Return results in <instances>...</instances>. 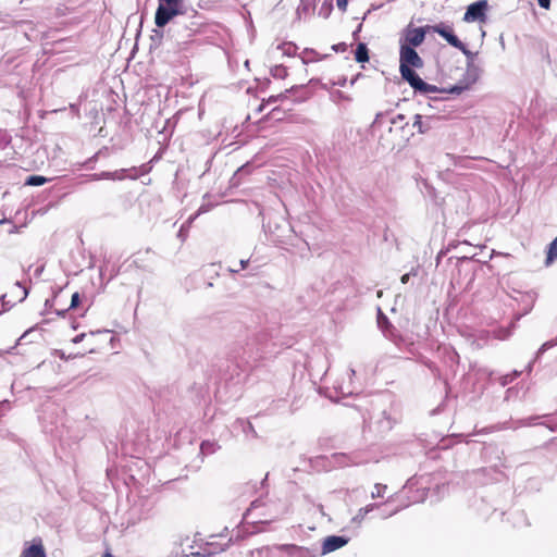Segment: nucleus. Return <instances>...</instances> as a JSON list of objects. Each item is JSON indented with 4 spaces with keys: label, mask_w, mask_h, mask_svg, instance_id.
Segmentation results:
<instances>
[{
    "label": "nucleus",
    "mask_w": 557,
    "mask_h": 557,
    "mask_svg": "<svg viewBox=\"0 0 557 557\" xmlns=\"http://www.w3.org/2000/svg\"><path fill=\"white\" fill-rule=\"evenodd\" d=\"M67 310H69V309H64V310H57L55 312H57V314H59V315H64V314H65V312H66Z\"/></svg>",
    "instance_id": "nucleus-59"
},
{
    "label": "nucleus",
    "mask_w": 557,
    "mask_h": 557,
    "mask_svg": "<svg viewBox=\"0 0 557 557\" xmlns=\"http://www.w3.org/2000/svg\"><path fill=\"white\" fill-rule=\"evenodd\" d=\"M412 274H413V273H411V272H410V273H406V274H404V275L400 277L401 283H403V284H407V283L409 282V278H410V276H411Z\"/></svg>",
    "instance_id": "nucleus-51"
},
{
    "label": "nucleus",
    "mask_w": 557,
    "mask_h": 557,
    "mask_svg": "<svg viewBox=\"0 0 557 557\" xmlns=\"http://www.w3.org/2000/svg\"><path fill=\"white\" fill-rule=\"evenodd\" d=\"M300 88H301L300 86H293L289 89H286L284 92H281V94L275 95V96H270L268 98L267 102L268 103H274V102H276L278 100L286 99L288 94H293V92H295L296 90H298Z\"/></svg>",
    "instance_id": "nucleus-22"
},
{
    "label": "nucleus",
    "mask_w": 557,
    "mask_h": 557,
    "mask_svg": "<svg viewBox=\"0 0 557 557\" xmlns=\"http://www.w3.org/2000/svg\"><path fill=\"white\" fill-rule=\"evenodd\" d=\"M202 24V22H193V26H195L193 30L197 32Z\"/></svg>",
    "instance_id": "nucleus-55"
},
{
    "label": "nucleus",
    "mask_w": 557,
    "mask_h": 557,
    "mask_svg": "<svg viewBox=\"0 0 557 557\" xmlns=\"http://www.w3.org/2000/svg\"><path fill=\"white\" fill-rule=\"evenodd\" d=\"M267 341L268 335L261 333L252 342L247 343V347L243 349L242 355L235 356L236 364L242 371L252 368L258 360L267 357L270 352Z\"/></svg>",
    "instance_id": "nucleus-3"
},
{
    "label": "nucleus",
    "mask_w": 557,
    "mask_h": 557,
    "mask_svg": "<svg viewBox=\"0 0 557 557\" xmlns=\"http://www.w3.org/2000/svg\"><path fill=\"white\" fill-rule=\"evenodd\" d=\"M225 536L226 535H224L223 533L211 535L209 537V541H207L203 545L199 546L198 550L191 552L190 555L194 557H210L226 550L232 543V539L230 537L223 542L218 541L219 539H224Z\"/></svg>",
    "instance_id": "nucleus-7"
},
{
    "label": "nucleus",
    "mask_w": 557,
    "mask_h": 557,
    "mask_svg": "<svg viewBox=\"0 0 557 557\" xmlns=\"http://www.w3.org/2000/svg\"><path fill=\"white\" fill-rule=\"evenodd\" d=\"M44 269H45V267H44V265L37 267V268L35 269L34 275H35V276H37V277H38V276H40V275H41V273H42V271H44Z\"/></svg>",
    "instance_id": "nucleus-53"
},
{
    "label": "nucleus",
    "mask_w": 557,
    "mask_h": 557,
    "mask_svg": "<svg viewBox=\"0 0 557 557\" xmlns=\"http://www.w3.org/2000/svg\"><path fill=\"white\" fill-rule=\"evenodd\" d=\"M349 542V539L342 535H330L324 539L321 548V555L330 554L336 549L344 547Z\"/></svg>",
    "instance_id": "nucleus-11"
},
{
    "label": "nucleus",
    "mask_w": 557,
    "mask_h": 557,
    "mask_svg": "<svg viewBox=\"0 0 557 557\" xmlns=\"http://www.w3.org/2000/svg\"><path fill=\"white\" fill-rule=\"evenodd\" d=\"M518 394V391H516L513 387H509L507 391H506V394H505V400H509L511 399L513 396H516Z\"/></svg>",
    "instance_id": "nucleus-42"
},
{
    "label": "nucleus",
    "mask_w": 557,
    "mask_h": 557,
    "mask_svg": "<svg viewBox=\"0 0 557 557\" xmlns=\"http://www.w3.org/2000/svg\"><path fill=\"white\" fill-rule=\"evenodd\" d=\"M469 88V85L466 83L463 85L461 84H458V85H455L453 86L450 89H449V92L450 94H456V95H460L463 90L468 89Z\"/></svg>",
    "instance_id": "nucleus-32"
},
{
    "label": "nucleus",
    "mask_w": 557,
    "mask_h": 557,
    "mask_svg": "<svg viewBox=\"0 0 557 557\" xmlns=\"http://www.w3.org/2000/svg\"><path fill=\"white\" fill-rule=\"evenodd\" d=\"M456 49L460 50L465 54L467 62H474L476 53L469 50L463 42H461V46L457 47Z\"/></svg>",
    "instance_id": "nucleus-30"
},
{
    "label": "nucleus",
    "mask_w": 557,
    "mask_h": 557,
    "mask_svg": "<svg viewBox=\"0 0 557 557\" xmlns=\"http://www.w3.org/2000/svg\"><path fill=\"white\" fill-rule=\"evenodd\" d=\"M28 25H32V23L30 22L29 23L28 22H23V21L17 22V26L18 27H24V26H28Z\"/></svg>",
    "instance_id": "nucleus-56"
},
{
    "label": "nucleus",
    "mask_w": 557,
    "mask_h": 557,
    "mask_svg": "<svg viewBox=\"0 0 557 557\" xmlns=\"http://www.w3.org/2000/svg\"><path fill=\"white\" fill-rule=\"evenodd\" d=\"M309 10V4L305 3V0H301L300 5L297 9V14L300 15L301 12L307 13Z\"/></svg>",
    "instance_id": "nucleus-43"
},
{
    "label": "nucleus",
    "mask_w": 557,
    "mask_h": 557,
    "mask_svg": "<svg viewBox=\"0 0 557 557\" xmlns=\"http://www.w3.org/2000/svg\"><path fill=\"white\" fill-rule=\"evenodd\" d=\"M546 417H548V414L531 416V417L523 418V419L505 421V422H500V423H497V424H494V425H491L487 428H483L481 430H475L473 434L479 435V434H488V433L504 431V430H518L521 428H527V426H532V425H537V424L547 425L550 431H554L555 429L553 426L545 424L544 422H540V419L546 418Z\"/></svg>",
    "instance_id": "nucleus-6"
},
{
    "label": "nucleus",
    "mask_w": 557,
    "mask_h": 557,
    "mask_svg": "<svg viewBox=\"0 0 557 557\" xmlns=\"http://www.w3.org/2000/svg\"><path fill=\"white\" fill-rule=\"evenodd\" d=\"M377 326L382 330L385 337L393 338L395 329L380 308L377 309Z\"/></svg>",
    "instance_id": "nucleus-14"
},
{
    "label": "nucleus",
    "mask_w": 557,
    "mask_h": 557,
    "mask_svg": "<svg viewBox=\"0 0 557 557\" xmlns=\"http://www.w3.org/2000/svg\"><path fill=\"white\" fill-rule=\"evenodd\" d=\"M49 181H50V178H47V177L41 176V175H29L26 178V181H25V185H27V186H41V185L46 184Z\"/></svg>",
    "instance_id": "nucleus-21"
},
{
    "label": "nucleus",
    "mask_w": 557,
    "mask_h": 557,
    "mask_svg": "<svg viewBox=\"0 0 557 557\" xmlns=\"http://www.w3.org/2000/svg\"><path fill=\"white\" fill-rule=\"evenodd\" d=\"M493 471H495L493 468H481V469H479L475 472V474H478V475H485V474L491 473Z\"/></svg>",
    "instance_id": "nucleus-45"
},
{
    "label": "nucleus",
    "mask_w": 557,
    "mask_h": 557,
    "mask_svg": "<svg viewBox=\"0 0 557 557\" xmlns=\"http://www.w3.org/2000/svg\"><path fill=\"white\" fill-rule=\"evenodd\" d=\"M407 505H404V506H398V507H395L394 509H391V510H384L382 512V518L386 519L388 517H392L394 515H396L397 512H399L403 508H405Z\"/></svg>",
    "instance_id": "nucleus-33"
},
{
    "label": "nucleus",
    "mask_w": 557,
    "mask_h": 557,
    "mask_svg": "<svg viewBox=\"0 0 557 557\" xmlns=\"http://www.w3.org/2000/svg\"><path fill=\"white\" fill-rule=\"evenodd\" d=\"M45 307L46 308H51L52 307V300L47 299L46 302H45Z\"/></svg>",
    "instance_id": "nucleus-57"
},
{
    "label": "nucleus",
    "mask_w": 557,
    "mask_h": 557,
    "mask_svg": "<svg viewBox=\"0 0 557 557\" xmlns=\"http://www.w3.org/2000/svg\"><path fill=\"white\" fill-rule=\"evenodd\" d=\"M519 517L523 520V524L528 525V522L525 521L524 515L522 512L519 513Z\"/></svg>",
    "instance_id": "nucleus-60"
},
{
    "label": "nucleus",
    "mask_w": 557,
    "mask_h": 557,
    "mask_svg": "<svg viewBox=\"0 0 557 557\" xmlns=\"http://www.w3.org/2000/svg\"><path fill=\"white\" fill-rule=\"evenodd\" d=\"M539 5L543 9H549L550 7V0H537Z\"/></svg>",
    "instance_id": "nucleus-47"
},
{
    "label": "nucleus",
    "mask_w": 557,
    "mask_h": 557,
    "mask_svg": "<svg viewBox=\"0 0 557 557\" xmlns=\"http://www.w3.org/2000/svg\"><path fill=\"white\" fill-rule=\"evenodd\" d=\"M188 226L186 224H182L180 231H178V234L177 236L182 239V240H185L186 236H187V231H188Z\"/></svg>",
    "instance_id": "nucleus-38"
},
{
    "label": "nucleus",
    "mask_w": 557,
    "mask_h": 557,
    "mask_svg": "<svg viewBox=\"0 0 557 557\" xmlns=\"http://www.w3.org/2000/svg\"><path fill=\"white\" fill-rule=\"evenodd\" d=\"M22 557H47L45 548L39 541L38 544L33 543L30 546L25 548L22 553Z\"/></svg>",
    "instance_id": "nucleus-17"
},
{
    "label": "nucleus",
    "mask_w": 557,
    "mask_h": 557,
    "mask_svg": "<svg viewBox=\"0 0 557 557\" xmlns=\"http://www.w3.org/2000/svg\"><path fill=\"white\" fill-rule=\"evenodd\" d=\"M440 120H441L440 117H435V116H431V115L423 116L421 114H416L414 121H413V127L417 128L419 134H426L436 126V124Z\"/></svg>",
    "instance_id": "nucleus-13"
},
{
    "label": "nucleus",
    "mask_w": 557,
    "mask_h": 557,
    "mask_svg": "<svg viewBox=\"0 0 557 557\" xmlns=\"http://www.w3.org/2000/svg\"><path fill=\"white\" fill-rule=\"evenodd\" d=\"M240 423L243 425V432L245 433L247 438H257L258 437V434H257L253 425L251 424V422L240 421Z\"/></svg>",
    "instance_id": "nucleus-26"
},
{
    "label": "nucleus",
    "mask_w": 557,
    "mask_h": 557,
    "mask_svg": "<svg viewBox=\"0 0 557 557\" xmlns=\"http://www.w3.org/2000/svg\"><path fill=\"white\" fill-rule=\"evenodd\" d=\"M220 449V445L215 441H203L200 444V454L203 456L212 455Z\"/></svg>",
    "instance_id": "nucleus-19"
},
{
    "label": "nucleus",
    "mask_w": 557,
    "mask_h": 557,
    "mask_svg": "<svg viewBox=\"0 0 557 557\" xmlns=\"http://www.w3.org/2000/svg\"><path fill=\"white\" fill-rule=\"evenodd\" d=\"M28 335V332H25L20 338H18V343H21L22 341H24Z\"/></svg>",
    "instance_id": "nucleus-58"
},
{
    "label": "nucleus",
    "mask_w": 557,
    "mask_h": 557,
    "mask_svg": "<svg viewBox=\"0 0 557 557\" xmlns=\"http://www.w3.org/2000/svg\"><path fill=\"white\" fill-rule=\"evenodd\" d=\"M330 98L336 104H339L342 101H347V102L351 101V98L348 95H346L343 91H341V90L332 91L330 94Z\"/></svg>",
    "instance_id": "nucleus-24"
},
{
    "label": "nucleus",
    "mask_w": 557,
    "mask_h": 557,
    "mask_svg": "<svg viewBox=\"0 0 557 557\" xmlns=\"http://www.w3.org/2000/svg\"><path fill=\"white\" fill-rule=\"evenodd\" d=\"M480 77V67L474 62H467L465 79L470 86L474 84Z\"/></svg>",
    "instance_id": "nucleus-16"
},
{
    "label": "nucleus",
    "mask_w": 557,
    "mask_h": 557,
    "mask_svg": "<svg viewBox=\"0 0 557 557\" xmlns=\"http://www.w3.org/2000/svg\"><path fill=\"white\" fill-rule=\"evenodd\" d=\"M487 0H479L468 5L463 15L466 22H483L486 20Z\"/></svg>",
    "instance_id": "nucleus-10"
},
{
    "label": "nucleus",
    "mask_w": 557,
    "mask_h": 557,
    "mask_svg": "<svg viewBox=\"0 0 557 557\" xmlns=\"http://www.w3.org/2000/svg\"><path fill=\"white\" fill-rule=\"evenodd\" d=\"M349 372H350V374H351V375H355V374H356V371H355V369H354V368H350V369H349Z\"/></svg>",
    "instance_id": "nucleus-64"
},
{
    "label": "nucleus",
    "mask_w": 557,
    "mask_h": 557,
    "mask_svg": "<svg viewBox=\"0 0 557 557\" xmlns=\"http://www.w3.org/2000/svg\"><path fill=\"white\" fill-rule=\"evenodd\" d=\"M430 29L431 26L412 27L411 24H409L403 30L401 37L399 39V47L409 46L411 48H416L420 46L425 39L426 32Z\"/></svg>",
    "instance_id": "nucleus-8"
},
{
    "label": "nucleus",
    "mask_w": 557,
    "mask_h": 557,
    "mask_svg": "<svg viewBox=\"0 0 557 557\" xmlns=\"http://www.w3.org/2000/svg\"><path fill=\"white\" fill-rule=\"evenodd\" d=\"M339 458L342 459L341 460L342 466H350V465L359 463V461L350 460V458H348L346 455H342V456H339Z\"/></svg>",
    "instance_id": "nucleus-37"
},
{
    "label": "nucleus",
    "mask_w": 557,
    "mask_h": 557,
    "mask_svg": "<svg viewBox=\"0 0 557 557\" xmlns=\"http://www.w3.org/2000/svg\"><path fill=\"white\" fill-rule=\"evenodd\" d=\"M556 345H557V337L542 344V346L537 349L534 358L528 363L525 370L528 372H531L533 364L541 358V356L548 349L555 347Z\"/></svg>",
    "instance_id": "nucleus-15"
},
{
    "label": "nucleus",
    "mask_w": 557,
    "mask_h": 557,
    "mask_svg": "<svg viewBox=\"0 0 557 557\" xmlns=\"http://www.w3.org/2000/svg\"><path fill=\"white\" fill-rule=\"evenodd\" d=\"M248 263H249V259H243V260H240V262H239V269H232V268H230V269H228V271H230L231 273H233V274L238 273L240 270L246 269V268H247V265H248Z\"/></svg>",
    "instance_id": "nucleus-34"
},
{
    "label": "nucleus",
    "mask_w": 557,
    "mask_h": 557,
    "mask_svg": "<svg viewBox=\"0 0 557 557\" xmlns=\"http://www.w3.org/2000/svg\"><path fill=\"white\" fill-rule=\"evenodd\" d=\"M209 210H210V206H208V205H201V206L199 207V209L197 210L196 215H200V214H202V213H206V212H208Z\"/></svg>",
    "instance_id": "nucleus-46"
},
{
    "label": "nucleus",
    "mask_w": 557,
    "mask_h": 557,
    "mask_svg": "<svg viewBox=\"0 0 557 557\" xmlns=\"http://www.w3.org/2000/svg\"><path fill=\"white\" fill-rule=\"evenodd\" d=\"M199 215H196V213H194L193 215H190L187 221L184 223L186 224L188 227H190L191 223L198 218Z\"/></svg>",
    "instance_id": "nucleus-50"
},
{
    "label": "nucleus",
    "mask_w": 557,
    "mask_h": 557,
    "mask_svg": "<svg viewBox=\"0 0 557 557\" xmlns=\"http://www.w3.org/2000/svg\"><path fill=\"white\" fill-rule=\"evenodd\" d=\"M100 153L101 151L96 152L92 157L87 159L83 165L87 169H94V163L98 160Z\"/></svg>",
    "instance_id": "nucleus-31"
},
{
    "label": "nucleus",
    "mask_w": 557,
    "mask_h": 557,
    "mask_svg": "<svg viewBox=\"0 0 557 557\" xmlns=\"http://www.w3.org/2000/svg\"><path fill=\"white\" fill-rule=\"evenodd\" d=\"M347 49V45L345 42H339L332 46V50L335 52H344Z\"/></svg>",
    "instance_id": "nucleus-39"
},
{
    "label": "nucleus",
    "mask_w": 557,
    "mask_h": 557,
    "mask_svg": "<svg viewBox=\"0 0 557 557\" xmlns=\"http://www.w3.org/2000/svg\"><path fill=\"white\" fill-rule=\"evenodd\" d=\"M557 259V237L549 244L545 263L548 265Z\"/></svg>",
    "instance_id": "nucleus-23"
},
{
    "label": "nucleus",
    "mask_w": 557,
    "mask_h": 557,
    "mask_svg": "<svg viewBox=\"0 0 557 557\" xmlns=\"http://www.w3.org/2000/svg\"><path fill=\"white\" fill-rule=\"evenodd\" d=\"M15 285H16L17 287H20V288H22V289H23V296H22L21 300H24V299L27 297V295H28V289H27V288H25V287L21 284V282H16V283H15Z\"/></svg>",
    "instance_id": "nucleus-48"
},
{
    "label": "nucleus",
    "mask_w": 557,
    "mask_h": 557,
    "mask_svg": "<svg viewBox=\"0 0 557 557\" xmlns=\"http://www.w3.org/2000/svg\"><path fill=\"white\" fill-rule=\"evenodd\" d=\"M431 30L438 34L441 37H443L454 48L461 46L462 41L455 35L451 26L441 23V24L431 26Z\"/></svg>",
    "instance_id": "nucleus-12"
},
{
    "label": "nucleus",
    "mask_w": 557,
    "mask_h": 557,
    "mask_svg": "<svg viewBox=\"0 0 557 557\" xmlns=\"http://www.w3.org/2000/svg\"><path fill=\"white\" fill-rule=\"evenodd\" d=\"M159 3H164L166 5H172L175 8H182V0H159Z\"/></svg>",
    "instance_id": "nucleus-36"
},
{
    "label": "nucleus",
    "mask_w": 557,
    "mask_h": 557,
    "mask_svg": "<svg viewBox=\"0 0 557 557\" xmlns=\"http://www.w3.org/2000/svg\"><path fill=\"white\" fill-rule=\"evenodd\" d=\"M271 75L277 79H284L287 76V69L284 65H275L271 69Z\"/></svg>",
    "instance_id": "nucleus-28"
},
{
    "label": "nucleus",
    "mask_w": 557,
    "mask_h": 557,
    "mask_svg": "<svg viewBox=\"0 0 557 557\" xmlns=\"http://www.w3.org/2000/svg\"><path fill=\"white\" fill-rule=\"evenodd\" d=\"M355 59L359 63H363L369 61V49L366 44L359 42L356 51H355Z\"/></svg>",
    "instance_id": "nucleus-20"
},
{
    "label": "nucleus",
    "mask_w": 557,
    "mask_h": 557,
    "mask_svg": "<svg viewBox=\"0 0 557 557\" xmlns=\"http://www.w3.org/2000/svg\"><path fill=\"white\" fill-rule=\"evenodd\" d=\"M24 35L26 36V38H27L28 40H35V39H37V35H35V34H33V33H32V34H29V33H27V32L25 30V32H24Z\"/></svg>",
    "instance_id": "nucleus-54"
},
{
    "label": "nucleus",
    "mask_w": 557,
    "mask_h": 557,
    "mask_svg": "<svg viewBox=\"0 0 557 557\" xmlns=\"http://www.w3.org/2000/svg\"><path fill=\"white\" fill-rule=\"evenodd\" d=\"M380 505L376 504V503H373V504H369L362 508H360L357 512V515L351 519V522H355V523H360L364 518L366 516L373 511L374 509L379 508Z\"/></svg>",
    "instance_id": "nucleus-18"
},
{
    "label": "nucleus",
    "mask_w": 557,
    "mask_h": 557,
    "mask_svg": "<svg viewBox=\"0 0 557 557\" xmlns=\"http://www.w3.org/2000/svg\"><path fill=\"white\" fill-rule=\"evenodd\" d=\"M284 55L292 57L296 54L297 46L293 42H283L277 47Z\"/></svg>",
    "instance_id": "nucleus-25"
},
{
    "label": "nucleus",
    "mask_w": 557,
    "mask_h": 557,
    "mask_svg": "<svg viewBox=\"0 0 557 557\" xmlns=\"http://www.w3.org/2000/svg\"><path fill=\"white\" fill-rule=\"evenodd\" d=\"M399 420L397 408L389 404L387 408H382L370 417V428L380 434L389 432Z\"/></svg>",
    "instance_id": "nucleus-5"
},
{
    "label": "nucleus",
    "mask_w": 557,
    "mask_h": 557,
    "mask_svg": "<svg viewBox=\"0 0 557 557\" xmlns=\"http://www.w3.org/2000/svg\"><path fill=\"white\" fill-rule=\"evenodd\" d=\"M152 166L150 162L144 163L139 166H132L128 169H120L113 172L103 171L101 173L89 174L88 181H101V180H111V181H124V180H137L140 176L148 174L151 171Z\"/></svg>",
    "instance_id": "nucleus-4"
},
{
    "label": "nucleus",
    "mask_w": 557,
    "mask_h": 557,
    "mask_svg": "<svg viewBox=\"0 0 557 557\" xmlns=\"http://www.w3.org/2000/svg\"><path fill=\"white\" fill-rule=\"evenodd\" d=\"M346 82H347L346 77H342L337 82H333V85H338L341 87H344L346 85Z\"/></svg>",
    "instance_id": "nucleus-52"
},
{
    "label": "nucleus",
    "mask_w": 557,
    "mask_h": 557,
    "mask_svg": "<svg viewBox=\"0 0 557 557\" xmlns=\"http://www.w3.org/2000/svg\"><path fill=\"white\" fill-rule=\"evenodd\" d=\"M79 300H81V298H79V294H78L77 292H76V293H74V294L72 295V298H71V305H70L69 309H74V308H76V307L78 306V304H79Z\"/></svg>",
    "instance_id": "nucleus-35"
},
{
    "label": "nucleus",
    "mask_w": 557,
    "mask_h": 557,
    "mask_svg": "<svg viewBox=\"0 0 557 557\" xmlns=\"http://www.w3.org/2000/svg\"><path fill=\"white\" fill-rule=\"evenodd\" d=\"M333 10L332 0H325L319 9V16L327 18Z\"/></svg>",
    "instance_id": "nucleus-27"
},
{
    "label": "nucleus",
    "mask_w": 557,
    "mask_h": 557,
    "mask_svg": "<svg viewBox=\"0 0 557 557\" xmlns=\"http://www.w3.org/2000/svg\"><path fill=\"white\" fill-rule=\"evenodd\" d=\"M404 121H405V115L399 113V114L395 115L394 117H392L391 123L393 125H398V124L403 123Z\"/></svg>",
    "instance_id": "nucleus-40"
},
{
    "label": "nucleus",
    "mask_w": 557,
    "mask_h": 557,
    "mask_svg": "<svg viewBox=\"0 0 557 557\" xmlns=\"http://www.w3.org/2000/svg\"><path fill=\"white\" fill-rule=\"evenodd\" d=\"M387 490V485L385 484H381V483H376L374 485V488L373 491L371 492V497L372 498H380V497H383L385 492Z\"/></svg>",
    "instance_id": "nucleus-29"
},
{
    "label": "nucleus",
    "mask_w": 557,
    "mask_h": 557,
    "mask_svg": "<svg viewBox=\"0 0 557 557\" xmlns=\"http://www.w3.org/2000/svg\"><path fill=\"white\" fill-rule=\"evenodd\" d=\"M85 336H86V334H85V333H81V334L76 335V336L73 338V343H74V344H78V343L83 342V339H84V337H85Z\"/></svg>",
    "instance_id": "nucleus-49"
},
{
    "label": "nucleus",
    "mask_w": 557,
    "mask_h": 557,
    "mask_svg": "<svg viewBox=\"0 0 557 557\" xmlns=\"http://www.w3.org/2000/svg\"><path fill=\"white\" fill-rule=\"evenodd\" d=\"M513 381V376H511V374H506V375H503L500 377V385L502 386H506L508 385L509 383H511Z\"/></svg>",
    "instance_id": "nucleus-41"
},
{
    "label": "nucleus",
    "mask_w": 557,
    "mask_h": 557,
    "mask_svg": "<svg viewBox=\"0 0 557 557\" xmlns=\"http://www.w3.org/2000/svg\"><path fill=\"white\" fill-rule=\"evenodd\" d=\"M424 62L414 48L409 46L399 47V72L401 78L407 82L414 92L432 94L436 92L438 88L435 85L425 83L414 71V69H422Z\"/></svg>",
    "instance_id": "nucleus-1"
},
{
    "label": "nucleus",
    "mask_w": 557,
    "mask_h": 557,
    "mask_svg": "<svg viewBox=\"0 0 557 557\" xmlns=\"http://www.w3.org/2000/svg\"><path fill=\"white\" fill-rule=\"evenodd\" d=\"M5 298H7V295H2V296L0 297V300H1V302H2V305H3V306H4V304H5Z\"/></svg>",
    "instance_id": "nucleus-62"
},
{
    "label": "nucleus",
    "mask_w": 557,
    "mask_h": 557,
    "mask_svg": "<svg viewBox=\"0 0 557 557\" xmlns=\"http://www.w3.org/2000/svg\"><path fill=\"white\" fill-rule=\"evenodd\" d=\"M181 14H184L182 8L159 3L154 15V23L158 27H164L174 16Z\"/></svg>",
    "instance_id": "nucleus-9"
},
{
    "label": "nucleus",
    "mask_w": 557,
    "mask_h": 557,
    "mask_svg": "<svg viewBox=\"0 0 557 557\" xmlns=\"http://www.w3.org/2000/svg\"><path fill=\"white\" fill-rule=\"evenodd\" d=\"M347 4H348V0H336V5L337 8L342 11V12H345L346 9H347Z\"/></svg>",
    "instance_id": "nucleus-44"
},
{
    "label": "nucleus",
    "mask_w": 557,
    "mask_h": 557,
    "mask_svg": "<svg viewBox=\"0 0 557 557\" xmlns=\"http://www.w3.org/2000/svg\"><path fill=\"white\" fill-rule=\"evenodd\" d=\"M509 297L518 305L519 310L513 313L509 329H500L497 331L496 336L499 339L508 338L511 335L512 330L516 327L517 322L532 311L537 299V293L534 290L520 292L513 289Z\"/></svg>",
    "instance_id": "nucleus-2"
},
{
    "label": "nucleus",
    "mask_w": 557,
    "mask_h": 557,
    "mask_svg": "<svg viewBox=\"0 0 557 557\" xmlns=\"http://www.w3.org/2000/svg\"><path fill=\"white\" fill-rule=\"evenodd\" d=\"M510 374H511V376H513V380H515L516 377H518V376L520 375V372H518V371H513V372H512V373H510Z\"/></svg>",
    "instance_id": "nucleus-61"
},
{
    "label": "nucleus",
    "mask_w": 557,
    "mask_h": 557,
    "mask_svg": "<svg viewBox=\"0 0 557 557\" xmlns=\"http://www.w3.org/2000/svg\"><path fill=\"white\" fill-rule=\"evenodd\" d=\"M304 53H306V54H308V53H310V54H314L315 52H314L313 50L306 49V50L304 51Z\"/></svg>",
    "instance_id": "nucleus-63"
}]
</instances>
